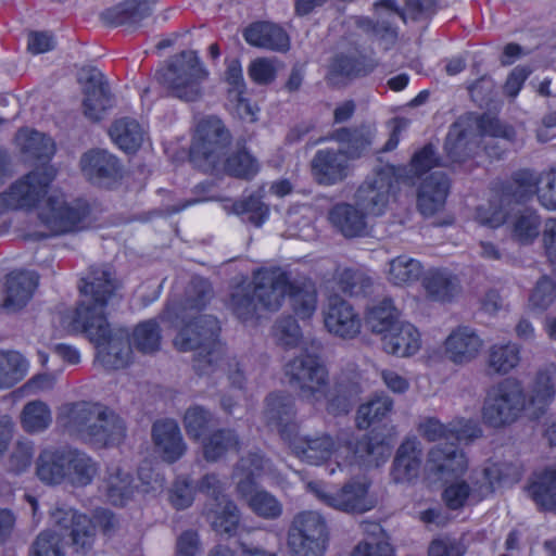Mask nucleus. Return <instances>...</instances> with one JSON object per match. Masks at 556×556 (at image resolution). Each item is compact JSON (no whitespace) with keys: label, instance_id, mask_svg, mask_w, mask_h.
Segmentation results:
<instances>
[{"label":"nucleus","instance_id":"338daca9","mask_svg":"<svg viewBox=\"0 0 556 556\" xmlns=\"http://www.w3.org/2000/svg\"><path fill=\"white\" fill-rule=\"evenodd\" d=\"M268 467V460L260 453H249L241 457L233 470V478L238 481L249 480L255 482Z\"/></svg>","mask_w":556,"mask_h":556},{"label":"nucleus","instance_id":"864d4df0","mask_svg":"<svg viewBox=\"0 0 556 556\" xmlns=\"http://www.w3.org/2000/svg\"><path fill=\"white\" fill-rule=\"evenodd\" d=\"M366 321L372 332L383 337L401 321L400 312L391 299H383L368 309Z\"/></svg>","mask_w":556,"mask_h":556},{"label":"nucleus","instance_id":"c03bdc74","mask_svg":"<svg viewBox=\"0 0 556 556\" xmlns=\"http://www.w3.org/2000/svg\"><path fill=\"white\" fill-rule=\"evenodd\" d=\"M97 473L98 465L89 455L67 447L66 481L76 486H86Z\"/></svg>","mask_w":556,"mask_h":556},{"label":"nucleus","instance_id":"7c9ffc66","mask_svg":"<svg viewBox=\"0 0 556 556\" xmlns=\"http://www.w3.org/2000/svg\"><path fill=\"white\" fill-rule=\"evenodd\" d=\"M422 462V448L416 438H407L399 446L391 470L396 483L409 482L419 475Z\"/></svg>","mask_w":556,"mask_h":556},{"label":"nucleus","instance_id":"680f3d73","mask_svg":"<svg viewBox=\"0 0 556 556\" xmlns=\"http://www.w3.org/2000/svg\"><path fill=\"white\" fill-rule=\"evenodd\" d=\"M555 376L556 368L554 367L538 372L528 396V405H532L536 410H542L547 405L555 394Z\"/></svg>","mask_w":556,"mask_h":556},{"label":"nucleus","instance_id":"e2e57ef3","mask_svg":"<svg viewBox=\"0 0 556 556\" xmlns=\"http://www.w3.org/2000/svg\"><path fill=\"white\" fill-rule=\"evenodd\" d=\"M131 344L144 354L156 352L161 344L159 325L152 319L139 324L132 332Z\"/></svg>","mask_w":556,"mask_h":556},{"label":"nucleus","instance_id":"774afa93","mask_svg":"<svg viewBox=\"0 0 556 556\" xmlns=\"http://www.w3.org/2000/svg\"><path fill=\"white\" fill-rule=\"evenodd\" d=\"M441 160L437 155L434 147L429 143L416 151L409 163L408 179L420 178L431 169L441 166Z\"/></svg>","mask_w":556,"mask_h":556},{"label":"nucleus","instance_id":"dca6fc26","mask_svg":"<svg viewBox=\"0 0 556 556\" xmlns=\"http://www.w3.org/2000/svg\"><path fill=\"white\" fill-rule=\"evenodd\" d=\"M481 224L491 228H497L507 223L510 238L521 244H532L540 235L542 219L539 213L530 207L517 211L508 218L507 213L502 208L494 210L490 215H479Z\"/></svg>","mask_w":556,"mask_h":556},{"label":"nucleus","instance_id":"f03ea898","mask_svg":"<svg viewBox=\"0 0 556 556\" xmlns=\"http://www.w3.org/2000/svg\"><path fill=\"white\" fill-rule=\"evenodd\" d=\"M118 283L109 267H92L79 287L81 299L73 314L71 328L96 344L97 358L108 369L125 367L131 356L126 330H111L105 307L117 296Z\"/></svg>","mask_w":556,"mask_h":556},{"label":"nucleus","instance_id":"58836bf2","mask_svg":"<svg viewBox=\"0 0 556 556\" xmlns=\"http://www.w3.org/2000/svg\"><path fill=\"white\" fill-rule=\"evenodd\" d=\"M265 418L281 435L289 437L288 429L291 431L294 428V399L283 393L269 394L266 397Z\"/></svg>","mask_w":556,"mask_h":556},{"label":"nucleus","instance_id":"2eb2a0df","mask_svg":"<svg viewBox=\"0 0 556 556\" xmlns=\"http://www.w3.org/2000/svg\"><path fill=\"white\" fill-rule=\"evenodd\" d=\"M395 181L396 173L393 166L379 168L358 187L355 193L356 205L366 214L381 215L389 203Z\"/></svg>","mask_w":556,"mask_h":556},{"label":"nucleus","instance_id":"393cba45","mask_svg":"<svg viewBox=\"0 0 556 556\" xmlns=\"http://www.w3.org/2000/svg\"><path fill=\"white\" fill-rule=\"evenodd\" d=\"M483 348V340L469 326H458L444 341V353L454 364L463 365L478 357Z\"/></svg>","mask_w":556,"mask_h":556},{"label":"nucleus","instance_id":"9b49d317","mask_svg":"<svg viewBox=\"0 0 556 556\" xmlns=\"http://www.w3.org/2000/svg\"><path fill=\"white\" fill-rule=\"evenodd\" d=\"M54 178L51 167H40L15 181L0 193V215L9 210H30L47 194Z\"/></svg>","mask_w":556,"mask_h":556},{"label":"nucleus","instance_id":"a18cd8bd","mask_svg":"<svg viewBox=\"0 0 556 556\" xmlns=\"http://www.w3.org/2000/svg\"><path fill=\"white\" fill-rule=\"evenodd\" d=\"M239 448V437L231 429H218L202 442L203 457L208 463L218 462L228 453L238 452Z\"/></svg>","mask_w":556,"mask_h":556},{"label":"nucleus","instance_id":"f3484780","mask_svg":"<svg viewBox=\"0 0 556 556\" xmlns=\"http://www.w3.org/2000/svg\"><path fill=\"white\" fill-rule=\"evenodd\" d=\"M102 407L100 403L87 401L66 403L60 407L56 420L71 435L89 443L91 434L96 435L93 425L101 417Z\"/></svg>","mask_w":556,"mask_h":556},{"label":"nucleus","instance_id":"6e6d98bb","mask_svg":"<svg viewBox=\"0 0 556 556\" xmlns=\"http://www.w3.org/2000/svg\"><path fill=\"white\" fill-rule=\"evenodd\" d=\"M258 172L257 161L245 150H240L220 161V167L213 174H227L229 176L251 179Z\"/></svg>","mask_w":556,"mask_h":556},{"label":"nucleus","instance_id":"72a5a7b5","mask_svg":"<svg viewBox=\"0 0 556 556\" xmlns=\"http://www.w3.org/2000/svg\"><path fill=\"white\" fill-rule=\"evenodd\" d=\"M245 41L254 47L285 52L290 47V38L286 30L277 24L257 22L243 31Z\"/></svg>","mask_w":556,"mask_h":556},{"label":"nucleus","instance_id":"a211bd4d","mask_svg":"<svg viewBox=\"0 0 556 556\" xmlns=\"http://www.w3.org/2000/svg\"><path fill=\"white\" fill-rule=\"evenodd\" d=\"M290 276L280 269H264L255 273L253 291L261 311H278L288 294Z\"/></svg>","mask_w":556,"mask_h":556},{"label":"nucleus","instance_id":"39448f33","mask_svg":"<svg viewBox=\"0 0 556 556\" xmlns=\"http://www.w3.org/2000/svg\"><path fill=\"white\" fill-rule=\"evenodd\" d=\"M477 128L483 136L492 138L484 143L485 149L496 139L510 142L515 138V130L496 118L482 117L475 122L470 117H459L450 127L444 143V151L451 163H463L473 154L478 144Z\"/></svg>","mask_w":556,"mask_h":556},{"label":"nucleus","instance_id":"aec40b11","mask_svg":"<svg viewBox=\"0 0 556 556\" xmlns=\"http://www.w3.org/2000/svg\"><path fill=\"white\" fill-rule=\"evenodd\" d=\"M349 156L340 149L318 150L312 161V175L319 185L332 186L348 178L352 167Z\"/></svg>","mask_w":556,"mask_h":556},{"label":"nucleus","instance_id":"6e6552de","mask_svg":"<svg viewBox=\"0 0 556 556\" xmlns=\"http://www.w3.org/2000/svg\"><path fill=\"white\" fill-rule=\"evenodd\" d=\"M330 529L326 518L316 510L295 514L287 530L289 556H325Z\"/></svg>","mask_w":556,"mask_h":556},{"label":"nucleus","instance_id":"6ab92c4d","mask_svg":"<svg viewBox=\"0 0 556 556\" xmlns=\"http://www.w3.org/2000/svg\"><path fill=\"white\" fill-rule=\"evenodd\" d=\"M84 79V114L92 122L100 121L114 102L109 84L97 68L88 70Z\"/></svg>","mask_w":556,"mask_h":556},{"label":"nucleus","instance_id":"bf43d9fd","mask_svg":"<svg viewBox=\"0 0 556 556\" xmlns=\"http://www.w3.org/2000/svg\"><path fill=\"white\" fill-rule=\"evenodd\" d=\"M182 424L187 435L199 441L202 435L215 424L214 414L201 405H192L185 412Z\"/></svg>","mask_w":556,"mask_h":556},{"label":"nucleus","instance_id":"0e129e2a","mask_svg":"<svg viewBox=\"0 0 556 556\" xmlns=\"http://www.w3.org/2000/svg\"><path fill=\"white\" fill-rule=\"evenodd\" d=\"M273 336L276 342L285 349H294L302 341V331L292 316L279 317L273 326Z\"/></svg>","mask_w":556,"mask_h":556},{"label":"nucleus","instance_id":"a19ab883","mask_svg":"<svg viewBox=\"0 0 556 556\" xmlns=\"http://www.w3.org/2000/svg\"><path fill=\"white\" fill-rule=\"evenodd\" d=\"M67 447L45 450L37 459L36 472L46 484H60L66 480Z\"/></svg>","mask_w":556,"mask_h":556},{"label":"nucleus","instance_id":"052dcab7","mask_svg":"<svg viewBox=\"0 0 556 556\" xmlns=\"http://www.w3.org/2000/svg\"><path fill=\"white\" fill-rule=\"evenodd\" d=\"M520 362V350L517 344H494L489 350L488 366L496 374L505 375Z\"/></svg>","mask_w":556,"mask_h":556},{"label":"nucleus","instance_id":"09e8293b","mask_svg":"<svg viewBox=\"0 0 556 556\" xmlns=\"http://www.w3.org/2000/svg\"><path fill=\"white\" fill-rule=\"evenodd\" d=\"M393 408V400L384 394H375L362 404L356 413V426L361 430L369 428L372 424L381 421Z\"/></svg>","mask_w":556,"mask_h":556},{"label":"nucleus","instance_id":"9d476101","mask_svg":"<svg viewBox=\"0 0 556 556\" xmlns=\"http://www.w3.org/2000/svg\"><path fill=\"white\" fill-rule=\"evenodd\" d=\"M285 370L303 400L316 403L327 396L329 372L317 354L302 351L286 364Z\"/></svg>","mask_w":556,"mask_h":556},{"label":"nucleus","instance_id":"5fc2aeb1","mask_svg":"<svg viewBox=\"0 0 556 556\" xmlns=\"http://www.w3.org/2000/svg\"><path fill=\"white\" fill-rule=\"evenodd\" d=\"M228 307L241 321L260 317V305L251 285L236 288L229 298Z\"/></svg>","mask_w":556,"mask_h":556},{"label":"nucleus","instance_id":"0eeeda50","mask_svg":"<svg viewBox=\"0 0 556 556\" xmlns=\"http://www.w3.org/2000/svg\"><path fill=\"white\" fill-rule=\"evenodd\" d=\"M231 135L216 116L202 118L195 128L190 147V162L204 173H214L227 155Z\"/></svg>","mask_w":556,"mask_h":556},{"label":"nucleus","instance_id":"603ef678","mask_svg":"<svg viewBox=\"0 0 556 556\" xmlns=\"http://www.w3.org/2000/svg\"><path fill=\"white\" fill-rule=\"evenodd\" d=\"M422 264L408 255H400L389 263L388 280L394 286H409L419 280Z\"/></svg>","mask_w":556,"mask_h":556},{"label":"nucleus","instance_id":"c85d7f7f","mask_svg":"<svg viewBox=\"0 0 556 556\" xmlns=\"http://www.w3.org/2000/svg\"><path fill=\"white\" fill-rule=\"evenodd\" d=\"M38 276L34 271H12L5 277L2 307L14 313L22 309L33 296Z\"/></svg>","mask_w":556,"mask_h":556},{"label":"nucleus","instance_id":"20e7f679","mask_svg":"<svg viewBox=\"0 0 556 556\" xmlns=\"http://www.w3.org/2000/svg\"><path fill=\"white\" fill-rule=\"evenodd\" d=\"M52 520L60 528V533L49 530L40 532L31 544L30 556H64L60 546L61 536L71 538V543L76 551L91 546L94 527L86 515L72 508L61 507L52 513Z\"/></svg>","mask_w":556,"mask_h":556},{"label":"nucleus","instance_id":"4be33fe9","mask_svg":"<svg viewBox=\"0 0 556 556\" xmlns=\"http://www.w3.org/2000/svg\"><path fill=\"white\" fill-rule=\"evenodd\" d=\"M83 175L93 185L109 186L121 177L118 159L101 149L85 152L79 160Z\"/></svg>","mask_w":556,"mask_h":556},{"label":"nucleus","instance_id":"5701e85b","mask_svg":"<svg viewBox=\"0 0 556 556\" xmlns=\"http://www.w3.org/2000/svg\"><path fill=\"white\" fill-rule=\"evenodd\" d=\"M151 438L156 453L166 463L173 464L177 462L187 451V444L182 438L179 425L174 419L156 420L152 425Z\"/></svg>","mask_w":556,"mask_h":556},{"label":"nucleus","instance_id":"1a4fd4ad","mask_svg":"<svg viewBox=\"0 0 556 556\" xmlns=\"http://www.w3.org/2000/svg\"><path fill=\"white\" fill-rule=\"evenodd\" d=\"M207 77L194 51H182L173 56L167 66L159 73V80L175 98L195 101L201 94V83Z\"/></svg>","mask_w":556,"mask_h":556},{"label":"nucleus","instance_id":"ddd939ff","mask_svg":"<svg viewBox=\"0 0 556 556\" xmlns=\"http://www.w3.org/2000/svg\"><path fill=\"white\" fill-rule=\"evenodd\" d=\"M89 211L85 203L67 202L64 195L51 194L38 211L40 223L51 235L59 236L78 231Z\"/></svg>","mask_w":556,"mask_h":556},{"label":"nucleus","instance_id":"69168bd1","mask_svg":"<svg viewBox=\"0 0 556 556\" xmlns=\"http://www.w3.org/2000/svg\"><path fill=\"white\" fill-rule=\"evenodd\" d=\"M372 279L363 270L345 268L339 276V285L344 293L359 296L371 292Z\"/></svg>","mask_w":556,"mask_h":556},{"label":"nucleus","instance_id":"412c9836","mask_svg":"<svg viewBox=\"0 0 556 556\" xmlns=\"http://www.w3.org/2000/svg\"><path fill=\"white\" fill-rule=\"evenodd\" d=\"M323 314L326 329L339 338L352 339L361 331L359 315L348 301L339 296L329 298Z\"/></svg>","mask_w":556,"mask_h":556},{"label":"nucleus","instance_id":"8fccbe9b","mask_svg":"<svg viewBox=\"0 0 556 556\" xmlns=\"http://www.w3.org/2000/svg\"><path fill=\"white\" fill-rule=\"evenodd\" d=\"M294 313L302 319L309 318L316 311L317 293L311 281L290 279L288 294Z\"/></svg>","mask_w":556,"mask_h":556},{"label":"nucleus","instance_id":"f8f14e48","mask_svg":"<svg viewBox=\"0 0 556 556\" xmlns=\"http://www.w3.org/2000/svg\"><path fill=\"white\" fill-rule=\"evenodd\" d=\"M308 488L323 504L346 514H364L376 505L368 494L369 485L363 481L351 480L337 490H328L316 482L309 483Z\"/></svg>","mask_w":556,"mask_h":556},{"label":"nucleus","instance_id":"49530a36","mask_svg":"<svg viewBox=\"0 0 556 556\" xmlns=\"http://www.w3.org/2000/svg\"><path fill=\"white\" fill-rule=\"evenodd\" d=\"M205 514L212 528L218 533L231 535L237 530L240 521L239 509L229 498L217 504H208Z\"/></svg>","mask_w":556,"mask_h":556},{"label":"nucleus","instance_id":"c9c22d12","mask_svg":"<svg viewBox=\"0 0 556 556\" xmlns=\"http://www.w3.org/2000/svg\"><path fill=\"white\" fill-rule=\"evenodd\" d=\"M101 417L93 425L90 444L98 447L119 444L126 437V424L124 419L110 407L103 405Z\"/></svg>","mask_w":556,"mask_h":556},{"label":"nucleus","instance_id":"ea45409f","mask_svg":"<svg viewBox=\"0 0 556 556\" xmlns=\"http://www.w3.org/2000/svg\"><path fill=\"white\" fill-rule=\"evenodd\" d=\"M378 66V62L363 54H338L329 66V76L355 79L369 75Z\"/></svg>","mask_w":556,"mask_h":556},{"label":"nucleus","instance_id":"f257e3e1","mask_svg":"<svg viewBox=\"0 0 556 556\" xmlns=\"http://www.w3.org/2000/svg\"><path fill=\"white\" fill-rule=\"evenodd\" d=\"M212 296L211 285L202 278H194L186 290L185 301L168 304L163 318L174 321L192 317L174 339L175 346L182 352L194 351L192 367L200 376L211 375L217 369L225 370L232 386L241 389L244 374L236 357L225 358V348L218 341L220 330L217 318L212 315L192 316V312L202 309Z\"/></svg>","mask_w":556,"mask_h":556},{"label":"nucleus","instance_id":"4c0bfd02","mask_svg":"<svg viewBox=\"0 0 556 556\" xmlns=\"http://www.w3.org/2000/svg\"><path fill=\"white\" fill-rule=\"evenodd\" d=\"M527 492L540 509L556 513V468L533 472Z\"/></svg>","mask_w":556,"mask_h":556},{"label":"nucleus","instance_id":"b1692460","mask_svg":"<svg viewBox=\"0 0 556 556\" xmlns=\"http://www.w3.org/2000/svg\"><path fill=\"white\" fill-rule=\"evenodd\" d=\"M467 467L465 453L454 442L439 443L429 451L427 469L439 479L463 475Z\"/></svg>","mask_w":556,"mask_h":556},{"label":"nucleus","instance_id":"cd10ccee","mask_svg":"<svg viewBox=\"0 0 556 556\" xmlns=\"http://www.w3.org/2000/svg\"><path fill=\"white\" fill-rule=\"evenodd\" d=\"M450 190V180L443 172L437 170L419 185L417 207L425 216H432L444 207Z\"/></svg>","mask_w":556,"mask_h":556},{"label":"nucleus","instance_id":"473e14b6","mask_svg":"<svg viewBox=\"0 0 556 556\" xmlns=\"http://www.w3.org/2000/svg\"><path fill=\"white\" fill-rule=\"evenodd\" d=\"M382 346L388 354L412 356L420 350V333L413 324L401 320L382 337Z\"/></svg>","mask_w":556,"mask_h":556},{"label":"nucleus","instance_id":"423d86ee","mask_svg":"<svg viewBox=\"0 0 556 556\" xmlns=\"http://www.w3.org/2000/svg\"><path fill=\"white\" fill-rule=\"evenodd\" d=\"M528 406V395L522 383L506 378L491 387L485 394L481 415L483 424L502 430L514 425Z\"/></svg>","mask_w":556,"mask_h":556},{"label":"nucleus","instance_id":"f704fd0d","mask_svg":"<svg viewBox=\"0 0 556 556\" xmlns=\"http://www.w3.org/2000/svg\"><path fill=\"white\" fill-rule=\"evenodd\" d=\"M100 492L112 505L124 506L135 493L134 478L118 466H110L100 484Z\"/></svg>","mask_w":556,"mask_h":556},{"label":"nucleus","instance_id":"e433bc0d","mask_svg":"<svg viewBox=\"0 0 556 556\" xmlns=\"http://www.w3.org/2000/svg\"><path fill=\"white\" fill-rule=\"evenodd\" d=\"M329 220L345 238L361 237L366 233V213L359 206L339 203L329 212Z\"/></svg>","mask_w":556,"mask_h":556},{"label":"nucleus","instance_id":"4d7b16f0","mask_svg":"<svg viewBox=\"0 0 556 556\" xmlns=\"http://www.w3.org/2000/svg\"><path fill=\"white\" fill-rule=\"evenodd\" d=\"M28 363L22 354L0 351V389H9L27 374Z\"/></svg>","mask_w":556,"mask_h":556},{"label":"nucleus","instance_id":"7ed1b4c3","mask_svg":"<svg viewBox=\"0 0 556 556\" xmlns=\"http://www.w3.org/2000/svg\"><path fill=\"white\" fill-rule=\"evenodd\" d=\"M292 453L309 465H321L329 462V473H334L354 464L378 465L390 454L389 446L379 438L363 435L356 439L350 432H340L332 437L329 433L294 437L290 440Z\"/></svg>","mask_w":556,"mask_h":556},{"label":"nucleus","instance_id":"2f4dec72","mask_svg":"<svg viewBox=\"0 0 556 556\" xmlns=\"http://www.w3.org/2000/svg\"><path fill=\"white\" fill-rule=\"evenodd\" d=\"M152 12V0H126L115 8L104 11L101 17L111 26H123L127 29H135L139 27L141 22L148 18Z\"/></svg>","mask_w":556,"mask_h":556},{"label":"nucleus","instance_id":"13d9d810","mask_svg":"<svg viewBox=\"0 0 556 556\" xmlns=\"http://www.w3.org/2000/svg\"><path fill=\"white\" fill-rule=\"evenodd\" d=\"M52 421L51 410L42 401H31L24 405L21 413V426L27 433H39L49 428Z\"/></svg>","mask_w":556,"mask_h":556},{"label":"nucleus","instance_id":"37998d69","mask_svg":"<svg viewBox=\"0 0 556 556\" xmlns=\"http://www.w3.org/2000/svg\"><path fill=\"white\" fill-rule=\"evenodd\" d=\"M111 139L125 152H136L143 143L147 131L134 118L123 117L115 121L110 128Z\"/></svg>","mask_w":556,"mask_h":556},{"label":"nucleus","instance_id":"4468645a","mask_svg":"<svg viewBox=\"0 0 556 556\" xmlns=\"http://www.w3.org/2000/svg\"><path fill=\"white\" fill-rule=\"evenodd\" d=\"M193 192L197 195L194 202L223 201L225 202L223 207L228 214L241 216L243 222L255 227H261L269 216V207L261 200V197L251 194L237 201L223 199L217 194L214 181L206 180L198 184Z\"/></svg>","mask_w":556,"mask_h":556},{"label":"nucleus","instance_id":"3c124183","mask_svg":"<svg viewBox=\"0 0 556 556\" xmlns=\"http://www.w3.org/2000/svg\"><path fill=\"white\" fill-rule=\"evenodd\" d=\"M427 295L433 301H450L457 291V281L446 270H429L422 279Z\"/></svg>","mask_w":556,"mask_h":556},{"label":"nucleus","instance_id":"79ce46f5","mask_svg":"<svg viewBox=\"0 0 556 556\" xmlns=\"http://www.w3.org/2000/svg\"><path fill=\"white\" fill-rule=\"evenodd\" d=\"M539 182L540 178L535 172L530 169L517 170L503 189V202L527 203L535 194L539 197Z\"/></svg>","mask_w":556,"mask_h":556},{"label":"nucleus","instance_id":"a878e982","mask_svg":"<svg viewBox=\"0 0 556 556\" xmlns=\"http://www.w3.org/2000/svg\"><path fill=\"white\" fill-rule=\"evenodd\" d=\"M521 477V468L508 464H492L470 476V488L473 503L481 502L494 492L495 483L503 480L517 481Z\"/></svg>","mask_w":556,"mask_h":556},{"label":"nucleus","instance_id":"de8ad7c7","mask_svg":"<svg viewBox=\"0 0 556 556\" xmlns=\"http://www.w3.org/2000/svg\"><path fill=\"white\" fill-rule=\"evenodd\" d=\"M15 140L27 159L50 160L55 151L52 139L36 130L21 129Z\"/></svg>","mask_w":556,"mask_h":556},{"label":"nucleus","instance_id":"bb28decb","mask_svg":"<svg viewBox=\"0 0 556 556\" xmlns=\"http://www.w3.org/2000/svg\"><path fill=\"white\" fill-rule=\"evenodd\" d=\"M376 128L370 124H361L354 127H340L334 129L330 139L338 142L351 161L366 155L374 143Z\"/></svg>","mask_w":556,"mask_h":556},{"label":"nucleus","instance_id":"c756f323","mask_svg":"<svg viewBox=\"0 0 556 556\" xmlns=\"http://www.w3.org/2000/svg\"><path fill=\"white\" fill-rule=\"evenodd\" d=\"M237 493L248 507L258 517L275 520L282 515L281 503L269 492L258 489L256 482L238 481Z\"/></svg>","mask_w":556,"mask_h":556}]
</instances>
